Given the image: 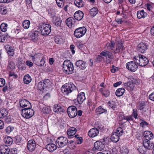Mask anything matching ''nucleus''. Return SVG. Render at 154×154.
Returning <instances> with one entry per match:
<instances>
[{"label":"nucleus","instance_id":"obj_14","mask_svg":"<svg viewBox=\"0 0 154 154\" xmlns=\"http://www.w3.org/2000/svg\"><path fill=\"white\" fill-rule=\"evenodd\" d=\"M104 142L97 141L94 143V147L98 150L101 151L104 149L105 147Z\"/></svg>","mask_w":154,"mask_h":154},{"label":"nucleus","instance_id":"obj_13","mask_svg":"<svg viewBox=\"0 0 154 154\" xmlns=\"http://www.w3.org/2000/svg\"><path fill=\"white\" fill-rule=\"evenodd\" d=\"M36 144L35 141L33 140H29L27 145V149L30 151H33L35 149Z\"/></svg>","mask_w":154,"mask_h":154},{"label":"nucleus","instance_id":"obj_4","mask_svg":"<svg viewBox=\"0 0 154 154\" xmlns=\"http://www.w3.org/2000/svg\"><path fill=\"white\" fill-rule=\"evenodd\" d=\"M51 82L49 79H45L43 82L41 81L38 83V88L41 91L46 90L47 88L51 87Z\"/></svg>","mask_w":154,"mask_h":154},{"label":"nucleus","instance_id":"obj_29","mask_svg":"<svg viewBox=\"0 0 154 154\" xmlns=\"http://www.w3.org/2000/svg\"><path fill=\"white\" fill-rule=\"evenodd\" d=\"M8 110L5 109H3L0 110V119L4 118L8 116Z\"/></svg>","mask_w":154,"mask_h":154},{"label":"nucleus","instance_id":"obj_20","mask_svg":"<svg viewBox=\"0 0 154 154\" xmlns=\"http://www.w3.org/2000/svg\"><path fill=\"white\" fill-rule=\"evenodd\" d=\"M84 16L83 13L81 11H78L75 12L74 15L75 19L78 20H81Z\"/></svg>","mask_w":154,"mask_h":154},{"label":"nucleus","instance_id":"obj_21","mask_svg":"<svg viewBox=\"0 0 154 154\" xmlns=\"http://www.w3.org/2000/svg\"><path fill=\"white\" fill-rule=\"evenodd\" d=\"M98 134V130L96 128H93L89 131L88 135L90 137H94L97 135Z\"/></svg>","mask_w":154,"mask_h":154},{"label":"nucleus","instance_id":"obj_56","mask_svg":"<svg viewBox=\"0 0 154 154\" xmlns=\"http://www.w3.org/2000/svg\"><path fill=\"white\" fill-rule=\"evenodd\" d=\"M10 152L11 154H17V149L16 148L11 149Z\"/></svg>","mask_w":154,"mask_h":154},{"label":"nucleus","instance_id":"obj_8","mask_svg":"<svg viewBox=\"0 0 154 154\" xmlns=\"http://www.w3.org/2000/svg\"><path fill=\"white\" fill-rule=\"evenodd\" d=\"M67 111L68 116L71 118L75 117L77 115V109L75 106H72L69 107Z\"/></svg>","mask_w":154,"mask_h":154},{"label":"nucleus","instance_id":"obj_64","mask_svg":"<svg viewBox=\"0 0 154 154\" xmlns=\"http://www.w3.org/2000/svg\"><path fill=\"white\" fill-rule=\"evenodd\" d=\"M128 150L127 148H125L122 150V154H128Z\"/></svg>","mask_w":154,"mask_h":154},{"label":"nucleus","instance_id":"obj_25","mask_svg":"<svg viewBox=\"0 0 154 154\" xmlns=\"http://www.w3.org/2000/svg\"><path fill=\"white\" fill-rule=\"evenodd\" d=\"M76 129L74 127H71L67 131V134L69 138H71L76 133Z\"/></svg>","mask_w":154,"mask_h":154},{"label":"nucleus","instance_id":"obj_47","mask_svg":"<svg viewBox=\"0 0 154 154\" xmlns=\"http://www.w3.org/2000/svg\"><path fill=\"white\" fill-rule=\"evenodd\" d=\"M14 128L13 127L9 126L5 129V131L6 133L9 134L13 130Z\"/></svg>","mask_w":154,"mask_h":154},{"label":"nucleus","instance_id":"obj_6","mask_svg":"<svg viewBox=\"0 0 154 154\" xmlns=\"http://www.w3.org/2000/svg\"><path fill=\"white\" fill-rule=\"evenodd\" d=\"M21 110L22 116L26 119L31 118L33 115L34 113V111L31 108L22 109Z\"/></svg>","mask_w":154,"mask_h":154},{"label":"nucleus","instance_id":"obj_17","mask_svg":"<svg viewBox=\"0 0 154 154\" xmlns=\"http://www.w3.org/2000/svg\"><path fill=\"white\" fill-rule=\"evenodd\" d=\"M143 144L145 148L149 150L152 149L154 147L153 143L150 140H144Z\"/></svg>","mask_w":154,"mask_h":154},{"label":"nucleus","instance_id":"obj_10","mask_svg":"<svg viewBox=\"0 0 154 154\" xmlns=\"http://www.w3.org/2000/svg\"><path fill=\"white\" fill-rule=\"evenodd\" d=\"M148 45L145 43L141 42L137 46V50L141 53H144L148 49Z\"/></svg>","mask_w":154,"mask_h":154},{"label":"nucleus","instance_id":"obj_26","mask_svg":"<svg viewBox=\"0 0 154 154\" xmlns=\"http://www.w3.org/2000/svg\"><path fill=\"white\" fill-rule=\"evenodd\" d=\"M100 55L106 57V58H112V54L111 52L108 51L104 50L100 53Z\"/></svg>","mask_w":154,"mask_h":154},{"label":"nucleus","instance_id":"obj_49","mask_svg":"<svg viewBox=\"0 0 154 154\" xmlns=\"http://www.w3.org/2000/svg\"><path fill=\"white\" fill-rule=\"evenodd\" d=\"M43 109L44 112L47 114L49 113L50 112V108L49 107L46 106L44 107Z\"/></svg>","mask_w":154,"mask_h":154},{"label":"nucleus","instance_id":"obj_9","mask_svg":"<svg viewBox=\"0 0 154 154\" xmlns=\"http://www.w3.org/2000/svg\"><path fill=\"white\" fill-rule=\"evenodd\" d=\"M56 142L57 145H58L60 147H62L67 144L68 140L66 137H60L57 139Z\"/></svg>","mask_w":154,"mask_h":154},{"label":"nucleus","instance_id":"obj_63","mask_svg":"<svg viewBox=\"0 0 154 154\" xmlns=\"http://www.w3.org/2000/svg\"><path fill=\"white\" fill-rule=\"evenodd\" d=\"M5 118V120L7 122H9L11 121V119L10 117L8 116H7Z\"/></svg>","mask_w":154,"mask_h":154},{"label":"nucleus","instance_id":"obj_1","mask_svg":"<svg viewBox=\"0 0 154 154\" xmlns=\"http://www.w3.org/2000/svg\"><path fill=\"white\" fill-rule=\"evenodd\" d=\"M76 89V87L74 85L70 83L63 85L61 88V90L64 94L68 95Z\"/></svg>","mask_w":154,"mask_h":154},{"label":"nucleus","instance_id":"obj_27","mask_svg":"<svg viewBox=\"0 0 154 154\" xmlns=\"http://www.w3.org/2000/svg\"><path fill=\"white\" fill-rule=\"evenodd\" d=\"M147 15V13L143 10L139 11L137 12V16L138 18L140 19L146 17Z\"/></svg>","mask_w":154,"mask_h":154},{"label":"nucleus","instance_id":"obj_12","mask_svg":"<svg viewBox=\"0 0 154 154\" xmlns=\"http://www.w3.org/2000/svg\"><path fill=\"white\" fill-rule=\"evenodd\" d=\"M20 106L23 109L31 108L32 106L30 103L26 100L23 99L20 101Z\"/></svg>","mask_w":154,"mask_h":154},{"label":"nucleus","instance_id":"obj_36","mask_svg":"<svg viewBox=\"0 0 154 154\" xmlns=\"http://www.w3.org/2000/svg\"><path fill=\"white\" fill-rule=\"evenodd\" d=\"M31 77L29 74L26 75L23 78V81L25 84H28L31 82Z\"/></svg>","mask_w":154,"mask_h":154},{"label":"nucleus","instance_id":"obj_39","mask_svg":"<svg viewBox=\"0 0 154 154\" xmlns=\"http://www.w3.org/2000/svg\"><path fill=\"white\" fill-rule=\"evenodd\" d=\"M97 113L99 114H100L103 113H106L107 110L103 109L101 106H99L95 110Z\"/></svg>","mask_w":154,"mask_h":154},{"label":"nucleus","instance_id":"obj_33","mask_svg":"<svg viewBox=\"0 0 154 154\" xmlns=\"http://www.w3.org/2000/svg\"><path fill=\"white\" fill-rule=\"evenodd\" d=\"M119 137L120 136L117 135V134L113 133L111 136V140L112 142L116 143L119 140Z\"/></svg>","mask_w":154,"mask_h":154},{"label":"nucleus","instance_id":"obj_41","mask_svg":"<svg viewBox=\"0 0 154 154\" xmlns=\"http://www.w3.org/2000/svg\"><path fill=\"white\" fill-rule=\"evenodd\" d=\"M90 14L92 16H95L98 13V10L96 8H93L90 10Z\"/></svg>","mask_w":154,"mask_h":154},{"label":"nucleus","instance_id":"obj_28","mask_svg":"<svg viewBox=\"0 0 154 154\" xmlns=\"http://www.w3.org/2000/svg\"><path fill=\"white\" fill-rule=\"evenodd\" d=\"M46 149L50 152H52L57 149V146L53 143H50L47 145Z\"/></svg>","mask_w":154,"mask_h":154},{"label":"nucleus","instance_id":"obj_7","mask_svg":"<svg viewBox=\"0 0 154 154\" xmlns=\"http://www.w3.org/2000/svg\"><path fill=\"white\" fill-rule=\"evenodd\" d=\"M86 32V29L85 27L77 28L74 31V35L77 38H79L84 35Z\"/></svg>","mask_w":154,"mask_h":154},{"label":"nucleus","instance_id":"obj_60","mask_svg":"<svg viewBox=\"0 0 154 154\" xmlns=\"http://www.w3.org/2000/svg\"><path fill=\"white\" fill-rule=\"evenodd\" d=\"M26 65L29 67L32 66L33 65V63L29 61H27L26 62Z\"/></svg>","mask_w":154,"mask_h":154},{"label":"nucleus","instance_id":"obj_58","mask_svg":"<svg viewBox=\"0 0 154 154\" xmlns=\"http://www.w3.org/2000/svg\"><path fill=\"white\" fill-rule=\"evenodd\" d=\"M82 138L81 137H78V139H76V143L78 144H80L82 142Z\"/></svg>","mask_w":154,"mask_h":154},{"label":"nucleus","instance_id":"obj_61","mask_svg":"<svg viewBox=\"0 0 154 154\" xmlns=\"http://www.w3.org/2000/svg\"><path fill=\"white\" fill-rule=\"evenodd\" d=\"M116 21L118 24H121L123 22L122 19L116 18Z\"/></svg>","mask_w":154,"mask_h":154},{"label":"nucleus","instance_id":"obj_23","mask_svg":"<svg viewBox=\"0 0 154 154\" xmlns=\"http://www.w3.org/2000/svg\"><path fill=\"white\" fill-rule=\"evenodd\" d=\"M61 22L62 20L60 18L54 16L52 17L53 23L56 26H60L61 24Z\"/></svg>","mask_w":154,"mask_h":154},{"label":"nucleus","instance_id":"obj_11","mask_svg":"<svg viewBox=\"0 0 154 154\" xmlns=\"http://www.w3.org/2000/svg\"><path fill=\"white\" fill-rule=\"evenodd\" d=\"M127 68L130 71L135 72L137 69L138 66L133 61L127 63L126 64Z\"/></svg>","mask_w":154,"mask_h":154},{"label":"nucleus","instance_id":"obj_38","mask_svg":"<svg viewBox=\"0 0 154 154\" xmlns=\"http://www.w3.org/2000/svg\"><path fill=\"white\" fill-rule=\"evenodd\" d=\"M53 110L54 112H62L63 109L61 106H59L58 104H56L54 106Z\"/></svg>","mask_w":154,"mask_h":154},{"label":"nucleus","instance_id":"obj_50","mask_svg":"<svg viewBox=\"0 0 154 154\" xmlns=\"http://www.w3.org/2000/svg\"><path fill=\"white\" fill-rule=\"evenodd\" d=\"M16 137V143H21L22 142V138L20 136H17Z\"/></svg>","mask_w":154,"mask_h":154},{"label":"nucleus","instance_id":"obj_54","mask_svg":"<svg viewBox=\"0 0 154 154\" xmlns=\"http://www.w3.org/2000/svg\"><path fill=\"white\" fill-rule=\"evenodd\" d=\"M102 94L106 97H107L109 95V92L107 90H106L102 92Z\"/></svg>","mask_w":154,"mask_h":154},{"label":"nucleus","instance_id":"obj_18","mask_svg":"<svg viewBox=\"0 0 154 154\" xmlns=\"http://www.w3.org/2000/svg\"><path fill=\"white\" fill-rule=\"evenodd\" d=\"M125 88L129 91H132L134 87L135 84L132 82L129 81L124 84Z\"/></svg>","mask_w":154,"mask_h":154},{"label":"nucleus","instance_id":"obj_30","mask_svg":"<svg viewBox=\"0 0 154 154\" xmlns=\"http://www.w3.org/2000/svg\"><path fill=\"white\" fill-rule=\"evenodd\" d=\"M84 93L82 92V94H79L78 95L77 100L79 103H82L85 99Z\"/></svg>","mask_w":154,"mask_h":154},{"label":"nucleus","instance_id":"obj_5","mask_svg":"<svg viewBox=\"0 0 154 154\" xmlns=\"http://www.w3.org/2000/svg\"><path fill=\"white\" fill-rule=\"evenodd\" d=\"M41 34L43 35H48L51 32V26L49 24L42 23L40 25Z\"/></svg>","mask_w":154,"mask_h":154},{"label":"nucleus","instance_id":"obj_24","mask_svg":"<svg viewBox=\"0 0 154 154\" xmlns=\"http://www.w3.org/2000/svg\"><path fill=\"white\" fill-rule=\"evenodd\" d=\"M143 135L146 139L145 140H150L152 139L153 137V134L149 131H146L144 132Z\"/></svg>","mask_w":154,"mask_h":154},{"label":"nucleus","instance_id":"obj_57","mask_svg":"<svg viewBox=\"0 0 154 154\" xmlns=\"http://www.w3.org/2000/svg\"><path fill=\"white\" fill-rule=\"evenodd\" d=\"M103 56L100 55V54L98 56L96 59V61L97 62H100L103 59Z\"/></svg>","mask_w":154,"mask_h":154},{"label":"nucleus","instance_id":"obj_34","mask_svg":"<svg viewBox=\"0 0 154 154\" xmlns=\"http://www.w3.org/2000/svg\"><path fill=\"white\" fill-rule=\"evenodd\" d=\"M6 49L7 51L8 54L10 56H13V55L14 54V49L13 47L7 46L6 48Z\"/></svg>","mask_w":154,"mask_h":154},{"label":"nucleus","instance_id":"obj_48","mask_svg":"<svg viewBox=\"0 0 154 154\" xmlns=\"http://www.w3.org/2000/svg\"><path fill=\"white\" fill-rule=\"evenodd\" d=\"M123 119L128 121H132L133 119V118L132 115L129 116H124Z\"/></svg>","mask_w":154,"mask_h":154},{"label":"nucleus","instance_id":"obj_52","mask_svg":"<svg viewBox=\"0 0 154 154\" xmlns=\"http://www.w3.org/2000/svg\"><path fill=\"white\" fill-rule=\"evenodd\" d=\"M5 84V79L3 78H0V87H3Z\"/></svg>","mask_w":154,"mask_h":154},{"label":"nucleus","instance_id":"obj_15","mask_svg":"<svg viewBox=\"0 0 154 154\" xmlns=\"http://www.w3.org/2000/svg\"><path fill=\"white\" fill-rule=\"evenodd\" d=\"M10 149L8 146L5 145L0 146V153L1 154H9Z\"/></svg>","mask_w":154,"mask_h":154},{"label":"nucleus","instance_id":"obj_42","mask_svg":"<svg viewBox=\"0 0 154 154\" xmlns=\"http://www.w3.org/2000/svg\"><path fill=\"white\" fill-rule=\"evenodd\" d=\"M30 23V21L29 20H25L23 23V27L24 29H27L29 27Z\"/></svg>","mask_w":154,"mask_h":154},{"label":"nucleus","instance_id":"obj_37","mask_svg":"<svg viewBox=\"0 0 154 154\" xmlns=\"http://www.w3.org/2000/svg\"><path fill=\"white\" fill-rule=\"evenodd\" d=\"M8 67L9 71H12L15 68V64L13 62L9 61Z\"/></svg>","mask_w":154,"mask_h":154},{"label":"nucleus","instance_id":"obj_45","mask_svg":"<svg viewBox=\"0 0 154 154\" xmlns=\"http://www.w3.org/2000/svg\"><path fill=\"white\" fill-rule=\"evenodd\" d=\"M8 12L6 7H4L1 6L0 7V13L2 14H6Z\"/></svg>","mask_w":154,"mask_h":154},{"label":"nucleus","instance_id":"obj_43","mask_svg":"<svg viewBox=\"0 0 154 154\" xmlns=\"http://www.w3.org/2000/svg\"><path fill=\"white\" fill-rule=\"evenodd\" d=\"M7 26L8 25L6 23H2L0 26V29L1 31L3 32H5L7 30Z\"/></svg>","mask_w":154,"mask_h":154},{"label":"nucleus","instance_id":"obj_31","mask_svg":"<svg viewBox=\"0 0 154 154\" xmlns=\"http://www.w3.org/2000/svg\"><path fill=\"white\" fill-rule=\"evenodd\" d=\"M125 91V90L124 88H119L116 91V95L118 97L121 96L123 94Z\"/></svg>","mask_w":154,"mask_h":154},{"label":"nucleus","instance_id":"obj_46","mask_svg":"<svg viewBox=\"0 0 154 154\" xmlns=\"http://www.w3.org/2000/svg\"><path fill=\"white\" fill-rule=\"evenodd\" d=\"M56 2L59 7L60 8L63 7L64 5L63 0H56Z\"/></svg>","mask_w":154,"mask_h":154},{"label":"nucleus","instance_id":"obj_59","mask_svg":"<svg viewBox=\"0 0 154 154\" xmlns=\"http://www.w3.org/2000/svg\"><path fill=\"white\" fill-rule=\"evenodd\" d=\"M12 139L10 137L8 138L6 140V143L8 144H11L12 142Z\"/></svg>","mask_w":154,"mask_h":154},{"label":"nucleus","instance_id":"obj_44","mask_svg":"<svg viewBox=\"0 0 154 154\" xmlns=\"http://www.w3.org/2000/svg\"><path fill=\"white\" fill-rule=\"evenodd\" d=\"M114 133L115 134H117V135L120 136L122 135L123 134V129L119 127L117 128L116 131Z\"/></svg>","mask_w":154,"mask_h":154},{"label":"nucleus","instance_id":"obj_22","mask_svg":"<svg viewBox=\"0 0 154 154\" xmlns=\"http://www.w3.org/2000/svg\"><path fill=\"white\" fill-rule=\"evenodd\" d=\"M75 20L72 17H69L66 19V23L67 26L70 28L74 26L75 24Z\"/></svg>","mask_w":154,"mask_h":154},{"label":"nucleus","instance_id":"obj_53","mask_svg":"<svg viewBox=\"0 0 154 154\" xmlns=\"http://www.w3.org/2000/svg\"><path fill=\"white\" fill-rule=\"evenodd\" d=\"M115 44V43L114 41H112L110 42V50H113V49L114 48V45Z\"/></svg>","mask_w":154,"mask_h":154},{"label":"nucleus","instance_id":"obj_51","mask_svg":"<svg viewBox=\"0 0 154 154\" xmlns=\"http://www.w3.org/2000/svg\"><path fill=\"white\" fill-rule=\"evenodd\" d=\"M132 116H133L135 119L137 118V110L136 109H133V112L132 113Z\"/></svg>","mask_w":154,"mask_h":154},{"label":"nucleus","instance_id":"obj_16","mask_svg":"<svg viewBox=\"0 0 154 154\" xmlns=\"http://www.w3.org/2000/svg\"><path fill=\"white\" fill-rule=\"evenodd\" d=\"M43 58V55L41 54H38L35 55L33 58L34 63L36 65H39L38 61H39L41 59Z\"/></svg>","mask_w":154,"mask_h":154},{"label":"nucleus","instance_id":"obj_2","mask_svg":"<svg viewBox=\"0 0 154 154\" xmlns=\"http://www.w3.org/2000/svg\"><path fill=\"white\" fill-rule=\"evenodd\" d=\"M134 60L138 65L141 66H146L149 62V60L146 57L140 54L137 57H134Z\"/></svg>","mask_w":154,"mask_h":154},{"label":"nucleus","instance_id":"obj_32","mask_svg":"<svg viewBox=\"0 0 154 154\" xmlns=\"http://www.w3.org/2000/svg\"><path fill=\"white\" fill-rule=\"evenodd\" d=\"M124 49L123 45L121 43H119L116 46L115 53H119Z\"/></svg>","mask_w":154,"mask_h":154},{"label":"nucleus","instance_id":"obj_19","mask_svg":"<svg viewBox=\"0 0 154 154\" xmlns=\"http://www.w3.org/2000/svg\"><path fill=\"white\" fill-rule=\"evenodd\" d=\"M75 65L82 70L85 69L87 67L86 63L82 60L77 61L75 63Z\"/></svg>","mask_w":154,"mask_h":154},{"label":"nucleus","instance_id":"obj_55","mask_svg":"<svg viewBox=\"0 0 154 154\" xmlns=\"http://www.w3.org/2000/svg\"><path fill=\"white\" fill-rule=\"evenodd\" d=\"M38 63H39V65H38V66H43L45 63L44 59L43 58H42L39 61H38Z\"/></svg>","mask_w":154,"mask_h":154},{"label":"nucleus","instance_id":"obj_62","mask_svg":"<svg viewBox=\"0 0 154 154\" xmlns=\"http://www.w3.org/2000/svg\"><path fill=\"white\" fill-rule=\"evenodd\" d=\"M149 99L154 101V92L149 95Z\"/></svg>","mask_w":154,"mask_h":154},{"label":"nucleus","instance_id":"obj_40","mask_svg":"<svg viewBox=\"0 0 154 154\" xmlns=\"http://www.w3.org/2000/svg\"><path fill=\"white\" fill-rule=\"evenodd\" d=\"M38 32H33L30 35L31 39L33 42L36 41L38 39Z\"/></svg>","mask_w":154,"mask_h":154},{"label":"nucleus","instance_id":"obj_35","mask_svg":"<svg viewBox=\"0 0 154 154\" xmlns=\"http://www.w3.org/2000/svg\"><path fill=\"white\" fill-rule=\"evenodd\" d=\"M74 4L79 8L83 7L84 5V2L82 0H75L74 1Z\"/></svg>","mask_w":154,"mask_h":154},{"label":"nucleus","instance_id":"obj_3","mask_svg":"<svg viewBox=\"0 0 154 154\" xmlns=\"http://www.w3.org/2000/svg\"><path fill=\"white\" fill-rule=\"evenodd\" d=\"M63 71L66 74L72 73L73 70V66L69 60H65L63 65Z\"/></svg>","mask_w":154,"mask_h":154}]
</instances>
